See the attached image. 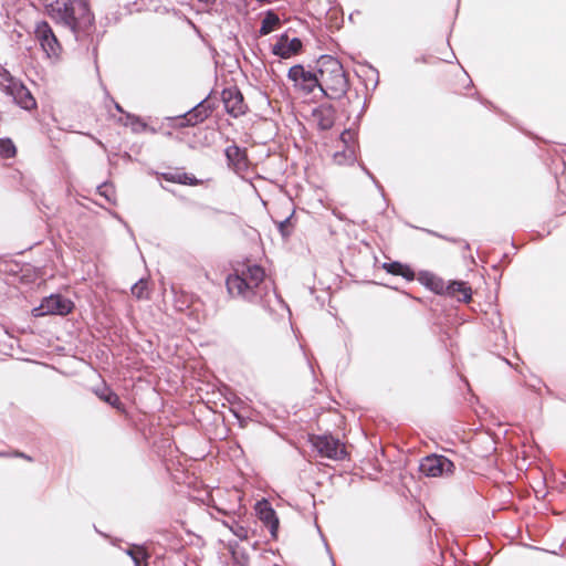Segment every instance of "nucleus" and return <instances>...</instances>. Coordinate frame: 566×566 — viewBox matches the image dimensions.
Here are the masks:
<instances>
[{"label":"nucleus","instance_id":"nucleus-37","mask_svg":"<svg viewBox=\"0 0 566 566\" xmlns=\"http://www.w3.org/2000/svg\"><path fill=\"white\" fill-rule=\"evenodd\" d=\"M15 455L20 457V458H23V459H25L28 461H32V458L30 455L25 454V453L17 452Z\"/></svg>","mask_w":566,"mask_h":566},{"label":"nucleus","instance_id":"nucleus-26","mask_svg":"<svg viewBox=\"0 0 566 566\" xmlns=\"http://www.w3.org/2000/svg\"><path fill=\"white\" fill-rule=\"evenodd\" d=\"M17 154V147L11 138H0V157L3 159L13 158Z\"/></svg>","mask_w":566,"mask_h":566},{"label":"nucleus","instance_id":"nucleus-42","mask_svg":"<svg viewBox=\"0 0 566 566\" xmlns=\"http://www.w3.org/2000/svg\"><path fill=\"white\" fill-rule=\"evenodd\" d=\"M217 511H218L219 513L226 514V512H224V511H222L221 509H217Z\"/></svg>","mask_w":566,"mask_h":566},{"label":"nucleus","instance_id":"nucleus-3","mask_svg":"<svg viewBox=\"0 0 566 566\" xmlns=\"http://www.w3.org/2000/svg\"><path fill=\"white\" fill-rule=\"evenodd\" d=\"M287 78L293 83L295 90L308 95L319 90V74L317 67L315 71L306 70L303 64H295L289 69Z\"/></svg>","mask_w":566,"mask_h":566},{"label":"nucleus","instance_id":"nucleus-35","mask_svg":"<svg viewBox=\"0 0 566 566\" xmlns=\"http://www.w3.org/2000/svg\"><path fill=\"white\" fill-rule=\"evenodd\" d=\"M289 35L286 32L282 33L279 38L275 44H285L289 41Z\"/></svg>","mask_w":566,"mask_h":566},{"label":"nucleus","instance_id":"nucleus-20","mask_svg":"<svg viewBox=\"0 0 566 566\" xmlns=\"http://www.w3.org/2000/svg\"><path fill=\"white\" fill-rule=\"evenodd\" d=\"M419 280L430 291L436 294L443 295L444 281L441 277L426 271L420 273Z\"/></svg>","mask_w":566,"mask_h":566},{"label":"nucleus","instance_id":"nucleus-34","mask_svg":"<svg viewBox=\"0 0 566 566\" xmlns=\"http://www.w3.org/2000/svg\"><path fill=\"white\" fill-rule=\"evenodd\" d=\"M352 138V132L349 129H345L342 134H340V139L347 144L348 143V139Z\"/></svg>","mask_w":566,"mask_h":566},{"label":"nucleus","instance_id":"nucleus-8","mask_svg":"<svg viewBox=\"0 0 566 566\" xmlns=\"http://www.w3.org/2000/svg\"><path fill=\"white\" fill-rule=\"evenodd\" d=\"M221 99L224 104L226 112L234 118L244 115L248 111L243 94L235 85L223 88Z\"/></svg>","mask_w":566,"mask_h":566},{"label":"nucleus","instance_id":"nucleus-13","mask_svg":"<svg viewBox=\"0 0 566 566\" xmlns=\"http://www.w3.org/2000/svg\"><path fill=\"white\" fill-rule=\"evenodd\" d=\"M336 109L332 104H321L313 109L312 116L319 130H328L334 126Z\"/></svg>","mask_w":566,"mask_h":566},{"label":"nucleus","instance_id":"nucleus-24","mask_svg":"<svg viewBox=\"0 0 566 566\" xmlns=\"http://www.w3.org/2000/svg\"><path fill=\"white\" fill-rule=\"evenodd\" d=\"M222 524L228 527L239 539L243 541L248 538V528L241 525L233 516H228V518L222 520Z\"/></svg>","mask_w":566,"mask_h":566},{"label":"nucleus","instance_id":"nucleus-38","mask_svg":"<svg viewBox=\"0 0 566 566\" xmlns=\"http://www.w3.org/2000/svg\"><path fill=\"white\" fill-rule=\"evenodd\" d=\"M115 108L117 112L122 113V114H125L126 115V112L123 109V107L120 106V104L116 103L115 102Z\"/></svg>","mask_w":566,"mask_h":566},{"label":"nucleus","instance_id":"nucleus-10","mask_svg":"<svg viewBox=\"0 0 566 566\" xmlns=\"http://www.w3.org/2000/svg\"><path fill=\"white\" fill-rule=\"evenodd\" d=\"M226 286L232 296H241L245 300H252L255 295V291H252L248 284V279L242 274H230L227 277Z\"/></svg>","mask_w":566,"mask_h":566},{"label":"nucleus","instance_id":"nucleus-41","mask_svg":"<svg viewBox=\"0 0 566 566\" xmlns=\"http://www.w3.org/2000/svg\"><path fill=\"white\" fill-rule=\"evenodd\" d=\"M482 103L485 104V105H490V106L492 105V103L490 101H485V102H482Z\"/></svg>","mask_w":566,"mask_h":566},{"label":"nucleus","instance_id":"nucleus-17","mask_svg":"<svg viewBox=\"0 0 566 566\" xmlns=\"http://www.w3.org/2000/svg\"><path fill=\"white\" fill-rule=\"evenodd\" d=\"M382 269L387 273L392 275H399L409 282L413 281L416 276L415 271L408 264H403L399 261L385 262L382 264Z\"/></svg>","mask_w":566,"mask_h":566},{"label":"nucleus","instance_id":"nucleus-22","mask_svg":"<svg viewBox=\"0 0 566 566\" xmlns=\"http://www.w3.org/2000/svg\"><path fill=\"white\" fill-rule=\"evenodd\" d=\"M163 178L166 181L180 184V185H188V186H197L200 184V180L197 179L193 175H189L187 172H164L161 174Z\"/></svg>","mask_w":566,"mask_h":566},{"label":"nucleus","instance_id":"nucleus-4","mask_svg":"<svg viewBox=\"0 0 566 566\" xmlns=\"http://www.w3.org/2000/svg\"><path fill=\"white\" fill-rule=\"evenodd\" d=\"M312 447L323 458L331 460H344L347 457L346 449L338 438L332 434H312L310 436Z\"/></svg>","mask_w":566,"mask_h":566},{"label":"nucleus","instance_id":"nucleus-27","mask_svg":"<svg viewBox=\"0 0 566 566\" xmlns=\"http://www.w3.org/2000/svg\"><path fill=\"white\" fill-rule=\"evenodd\" d=\"M133 296L137 300H148L149 291H148V282L147 280L140 279L138 280L130 289Z\"/></svg>","mask_w":566,"mask_h":566},{"label":"nucleus","instance_id":"nucleus-6","mask_svg":"<svg viewBox=\"0 0 566 566\" xmlns=\"http://www.w3.org/2000/svg\"><path fill=\"white\" fill-rule=\"evenodd\" d=\"M454 463L442 454H429L421 459L419 471L428 478L448 476L454 471Z\"/></svg>","mask_w":566,"mask_h":566},{"label":"nucleus","instance_id":"nucleus-11","mask_svg":"<svg viewBox=\"0 0 566 566\" xmlns=\"http://www.w3.org/2000/svg\"><path fill=\"white\" fill-rule=\"evenodd\" d=\"M203 104H196L193 107H191L189 111L184 113L182 115H179L177 117H174L175 127L176 128H186V127H193L198 124L203 123L208 116L207 111H205Z\"/></svg>","mask_w":566,"mask_h":566},{"label":"nucleus","instance_id":"nucleus-14","mask_svg":"<svg viewBox=\"0 0 566 566\" xmlns=\"http://www.w3.org/2000/svg\"><path fill=\"white\" fill-rule=\"evenodd\" d=\"M303 42L300 38L290 39L285 44H274L272 46V54L281 59H290L302 52Z\"/></svg>","mask_w":566,"mask_h":566},{"label":"nucleus","instance_id":"nucleus-21","mask_svg":"<svg viewBox=\"0 0 566 566\" xmlns=\"http://www.w3.org/2000/svg\"><path fill=\"white\" fill-rule=\"evenodd\" d=\"M280 25L281 20L277 13H275L273 10H268L261 21L259 34L261 36L268 35Z\"/></svg>","mask_w":566,"mask_h":566},{"label":"nucleus","instance_id":"nucleus-9","mask_svg":"<svg viewBox=\"0 0 566 566\" xmlns=\"http://www.w3.org/2000/svg\"><path fill=\"white\" fill-rule=\"evenodd\" d=\"M254 510L259 520L269 528L271 536L275 538L277 536L280 522L270 502L262 499L255 503Z\"/></svg>","mask_w":566,"mask_h":566},{"label":"nucleus","instance_id":"nucleus-2","mask_svg":"<svg viewBox=\"0 0 566 566\" xmlns=\"http://www.w3.org/2000/svg\"><path fill=\"white\" fill-rule=\"evenodd\" d=\"M317 72L319 74V91L323 96L329 99L346 98L349 88L348 77L344 71L343 64L334 56L324 54L317 60Z\"/></svg>","mask_w":566,"mask_h":566},{"label":"nucleus","instance_id":"nucleus-25","mask_svg":"<svg viewBox=\"0 0 566 566\" xmlns=\"http://www.w3.org/2000/svg\"><path fill=\"white\" fill-rule=\"evenodd\" d=\"M126 554L132 558L134 566H148L149 555L142 546L134 545L126 549Z\"/></svg>","mask_w":566,"mask_h":566},{"label":"nucleus","instance_id":"nucleus-15","mask_svg":"<svg viewBox=\"0 0 566 566\" xmlns=\"http://www.w3.org/2000/svg\"><path fill=\"white\" fill-rule=\"evenodd\" d=\"M458 296V301L469 303L472 297L471 287L467 285L463 281H449L448 284L444 283V292L443 295H448L451 297Z\"/></svg>","mask_w":566,"mask_h":566},{"label":"nucleus","instance_id":"nucleus-12","mask_svg":"<svg viewBox=\"0 0 566 566\" xmlns=\"http://www.w3.org/2000/svg\"><path fill=\"white\" fill-rule=\"evenodd\" d=\"M10 94L13 101L23 109L30 111L36 106L35 98L31 92L22 84L12 82L9 85Z\"/></svg>","mask_w":566,"mask_h":566},{"label":"nucleus","instance_id":"nucleus-32","mask_svg":"<svg viewBox=\"0 0 566 566\" xmlns=\"http://www.w3.org/2000/svg\"><path fill=\"white\" fill-rule=\"evenodd\" d=\"M200 104H203V107L205 111H207V116L209 117L213 111L217 108V102L216 99H212L211 98V94H209L208 96H206L203 99H201L199 102Z\"/></svg>","mask_w":566,"mask_h":566},{"label":"nucleus","instance_id":"nucleus-31","mask_svg":"<svg viewBox=\"0 0 566 566\" xmlns=\"http://www.w3.org/2000/svg\"><path fill=\"white\" fill-rule=\"evenodd\" d=\"M292 217L293 213L277 223L279 232L283 238H287L291 234Z\"/></svg>","mask_w":566,"mask_h":566},{"label":"nucleus","instance_id":"nucleus-39","mask_svg":"<svg viewBox=\"0 0 566 566\" xmlns=\"http://www.w3.org/2000/svg\"><path fill=\"white\" fill-rule=\"evenodd\" d=\"M443 239H446V240H448V241H450V242H457V240H455V239L446 238V237H443Z\"/></svg>","mask_w":566,"mask_h":566},{"label":"nucleus","instance_id":"nucleus-40","mask_svg":"<svg viewBox=\"0 0 566 566\" xmlns=\"http://www.w3.org/2000/svg\"><path fill=\"white\" fill-rule=\"evenodd\" d=\"M464 248H465L467 250H469V249H470V244H469L468 242H464Z\"/></svg>","mask_w":566,"mask_h":566},{"label":"nucleus","instance_id":"nucleus-18","mask_svg":"<svg viewBox=\"0 0 566 566\" xmlns=\"http://www.w3.org/2000/svg\"><path fill=\"white\" fill-rule=\"evenodd\" d=\"M241 274L248 279V284L252 291H255L265 277L264 269L258 264L248 265Z\"/></svg>","mask_w":566,"mask_h":566},{"label":"nucleus","instance_id":"nucleus-28","mask_svg":"<svg viewBox=\"0 0 566 566\" xmlns=\"http://www.w3.org/2000/svg\"><path fill=\"white\" fill-rule=\"evenodd\" d=\"M126 126H130L134 133H140L147 129V124L139 117L130 113H126Z\"/></svg>","mask_w":566,"mask_h":566},{"label":"nucleus","instance_id":"nucleus-1","mask_svg":"<svg viewBox=\"0 0 566 566\" xmlns=\"http://www.w3.org/2000/svg\"><path fill=\"white\" fill-rule=\"evenodd\" d=\"M48 12L56 23L67 28L74 39L87 45L95 32V17L87 0H55Z\"/></svg>","mask_w":566,"mask_h":566},{"label":"nucleus","instance_id":"nucleus-19","mask_svg":"<svg viewBox=\"0 0 566 566\" xmlns=\"http://www.w3.org/2000/svg\"><path fill=\"white\" fill-rule=\"evenodd\" d=\"M96 396L104 402L108 403L113 408H115L118 411L124 412L125 407L124 403L120 401L118 395L112 390L109 387H103L95 390Z\"/></svg>","mask_w":566,"mask_h":566},{"label":"nucleus","instance_id":"nucleus-36","mask_svg":"<svg viewBox=\"0 0 566 566\" xmlns=\"http://www.w3.org/2000/svg\"><path fill=\"white\" fill-rule=\"evenodd\" d=\"M209 210H210L211 212H213V213H222V214H227V216H229V217H234V214H233V213H231V212H226V211H222V210L217 209V208H209Z\"/></svg>","mask_w":566,"mask_h":566},{"label":"nucleus","instance_id":"nucleus-16","mask_svg":"<svg viewBox=\"0 0 566 566\" xmlns=\"http://www.w3.org/2000/svg\"><path fill=\"white\" fill-rule=\"evenodd\" d=\"M224 155L230 167L235 169H243L247 167L248 156L244 148L232 144L224 149Z\"/></svg>","mask_w":566,"mask_h":566},{"label":"nucleus","instance_id":"nucleus-23","mask_svg":"<svg viewBox=\"0 0 566 566\" xmlns=\"http://www.w3.org/2000/svg\"><path fill=\"white\" fill-rule=\"evenodd\" d=\"M228 549L231 554L233 564L238 566H248L249 555L245 548L241 547L237 541L229 542Z\"/></svg>","mask_w":566,"mask_h":566},{"label":"nucleus","instance_id":"nucleus-30","mask_svg":"<svg viewBox=\"0 0 566 566\" xmlns=\"http://www.w3.org/2000/svg\"><path fill=\"white\" fill-rule=\"evenodd\" d=\"M97 193L104 197L109 203H115L116 201L115 189L109 182H103L97 186Z\"/></svg>","mask_w":566,"mask_h":566},{"label":"nucleus","instance_id":"nucleus-7","mask_svg":"<svg viewBox=\"0 0 566 566\" xmlns=\"http://www.w3.org/2000/svg\"><path fill=\"white\" fill-rule=\"evenodd\" d=\"M34 35L48 57L60 55L62 46L46 21L43 20L36 23Z\"/></svg>","mask_w":566,"mask_h":566},{"label":"nucleus","instance_id":"nucleus-5","mask_svg":"<svg viewBox=\"0 0 566 566\" xmlns=\"http://www.w3.org/2000/svg\"><path fill=\"white\" fill-rule=\"evenodd\" d=\"M74 303L62 294H51L42 298L39 306L32 308L34 317L46 315L65 316L74 308Z\"/></svg>","mask_w":566,"mask_h":566},{"label":"nucleus","instance_id":"nucleus-29","mask_svg":"<svg viewBox=\"0 0 566 566\" xmlns=\"http://www.w3.org/2000/svg\"><path fill=\"white\" fill-rule=\"evenodd\" d=\"M334 159L338 165H344V164L352 165L356 160L355 149L348 148L344 151H337L334 155Z\"/></svg>","mask_w":566,"mask_h":566},{"label":"nucleus","instance_id":"nucleus-33","mask_svg":"<svg viewBox=\"0 0 566 566\" xmlns=\"http://www.w3.org/2000/svg\"><path fill=\"white\" fill-rule=\"evenodd\" d=\"M359 166L361 167L363 171L373 180V182L375 184V186L380 190V191H384V188L382 186L380 185V182L376 179V177L374 176V174L364 165V164H359Z\"/></svg>","mask_w":566,"mask_h":566}]
</instances>
